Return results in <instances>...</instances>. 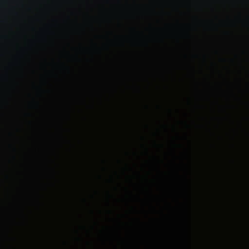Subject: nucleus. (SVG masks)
Instances as JSON below:
<instances>
[{
	"label": "nucleus",
	"mask_w": 249,
	"mask_h": 249,
	"mask_svg": "<svg viewBox=\"0 0 249 249\" xmlns=\"http://www.w3.org/2000/svg\"><path fill=\"white\" fill-rule=\"evenodd\" d=\"M190 202H191V200H190V198L189 197V198H188V203L190 204Z\"/></svg>",
	"instance_id": "nucleus-1"
}]
</instances>
